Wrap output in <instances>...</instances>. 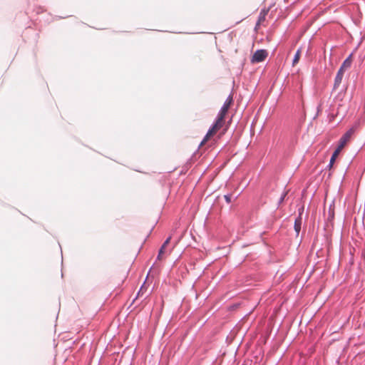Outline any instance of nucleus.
Listing matches in <instances>:
<instances>
[{
	"label": "nucleus",
	"mask_w": 365,
	"mask_h": 365,
	"mask_svg": "<svg viewBox=\"0 0 365 365\" xmlns=\"http://www.w3.org/2000/svg\"><path fill=\"white\" fill-rule=\"evenodd\" d=\"M233 99L232 96H230L225 101L224 105L222 106L218 115L216 121L212 126V128L208 130L207 134L205 135V138L202 140L200 143V146H202L205 145L210 138L215 135L217 132L222 128V126L225 124V118L228 112V110L230 109L231 105L232 104Z\"/></svg>",
	"instance_id": "1"
},
{
	"label": "nucleus",
	"mask_w": 365,
	"mask_h": 365,
	"mask_svg": "<svg viewBox=\"0 0 365 365\" xmlns=\"http://www.w3.org/2000/svg\"><path fill=\"white\" fill-rule=\"evenodd\" d=\"M354 132L355 130L353 128H350L347 132H346V133L340 138L337 148L342 150L347 144V143L351 140Z\"/></svg>",
	"instance_id": "2"
},
{
	"label": "nucleus",
	"mask_w": 365,
	"mask_h": 365,
	"mask_svg": "<svg viewBox=\"0 0 365 365\" xmlns=\"http://www.w3.org/2000/svg\"><path fill=\"white\" fill-rule=\"evenodd\" d=\"M267 56H268V53L266 50H263V49L257 50L253 54V56L251 58V62L255 63H259V62L264 61L266 59V58L267 57Z\"/></svg>",
	"instance_id": "3"
},
{
	"label": "nucleus",
	"mask_w": 365,
	"mask_h": 365,
	"mask_svg": "<svg viewBox=\"0 0 365 365\" xmlns=\"http://www.w3.org/2000/svg\"><path fill=\"white\" fill-rule=\"evenodd\" d=\"M170 240H171V236L168 237L167 238V240L164 242L163 245L161 246V247H160V249L159 250L158 255V260H161L163 259V254L165 252V248L167 247V246L170 243Z\"/></svg>",
	"instance_id": "4"
},
{
	"label": "nucleus",
	"mask_w": 365,
	"mask_h": 365,
	"mask_svg": "<svg viewBox=\"0 0 365 365\" xmlns=\"http://www.w3.org/2000/svg\"><path fill=\"white\" fill-rule=\"evenodd\" d=\"M352 63V55H350L345 61L342 63L341 67L344 70L349 69Z\"/></svg>",
	"instance_id": "5"
},
{
	"label": "nucleus",
	"mask_w": 365,
	"mask_h": 365,
	"mask_svg": "<svg viewBox=\"0 0 365 365\" xmlns=\"http://www.w3.org/2000/svg\"><path fill=\"white\" fill-rule=\"evenodd\" d=\"M302 223V219L301 216H299L297 218H296V220L294 221V230L297 235H299V233L301 230Z\"/></svg>",
	"instance_id": "6"
},
{
	"label": "nucleus",
	"mask_w": 365,
	"mask_h": 365,
	"mask_svg": "<svg viewBox=\"0 0 365 365\" xmlns=\"http://www.w3.org/2000/svg\"><path fill=\"white\" fill-rule=\"evenodd\" d=\"M341 151V150L339 149V148H336V149L334 150V152L333 153L332 156L330 159V162H329L330 167H331L333 165V164L334 163V162L336 160V158L338 157V155Z\"/></svg>",
	"instance_id": "7"
},
{
	"label": "nucleus",
	"mask_w": 365,
	"mask_h": 365,
	"mask_svg": "<svg viewBox=\"0 0 365 365\" xmlns=\"http://www.w3.org/2000/svg\"><path fill=\"white\" fill-rule=\"evenodd\" d=\"M301 53H302L301 48H299L294 55L293 62H292L293 66H295L299 62L300 57H301Z\"/></svg>",
	"instance_id": "8"
},
{
	"label": "nucleus",
	"mask_w": 365,
	"mask_h": 365,
	"mask_svg": "<svg viewBox=\"0 0 365 365\" xmlns=\"http://www.w3.org/2000/svg\"><path fill=\"white\" fill-rule=\"evenodd\" d=\"M342 78H343L342 76H341L338 73L336 74L335 80H334V88L339 87V86L341 83Z\"/></svg>",
	"instance_id": "9"
},
{
	"label": "nucleus",
	"mask_w": 365,
	"mask_h": 365,
	"mask_svg": "<svg viewBox=\"0 0 365 365\" xmlns=\"http://www.w3.org/2000/svg\"><path fill=\"white\" fill-rule=\"evenodd\" d=\"M344 71H345L341 67H340V68L338 71L337 73L341 75V76H344Z\"/></svg>",
	"instance_id": "10"
},
{
	"label": "nucleus",
	"mask_w": 365,
	"mask_h": 365,
	"mask_svg": "<svg viewBox=\"0 0 365 365\" xmlns=\"http://www.w3.org/2000/svg\"><path fill=\"white\" fill-rule=\"evenodd\" d=\"M225 199L227 202L230 203L231 202V195H225Z\"/></svg>",
	"instance_id": "11"
}]
</instances>
